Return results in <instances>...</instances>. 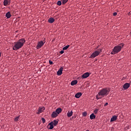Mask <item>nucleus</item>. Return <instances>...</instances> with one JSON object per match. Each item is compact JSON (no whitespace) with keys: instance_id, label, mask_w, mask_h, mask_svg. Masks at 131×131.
<instances>
[{"instance_id":"f257e3e1","label":"nucleus","mask_w":131,"mask_h":131,"mask_svg":"<svg viewBox=\"0 0 131 131\" xmlns=\"http://www.w3.org/2000/svg\"><path fill=\"white\" fill-rule=\"evenodd\" d=\"M109 93H110V88H103L98 93V95L96 96V99L97 100L102 99V98H103V97H106V96H108V95H109Z\"/></svg>"},{"instance_id":"f03ea898","label":"nucleus","mask_w":131,"mask_h":131,"mask_svg":"<svg viewBox=\"0 0 131 131\" xmlns=\"http://www.w3.org/2000/svg\"><path fill=\"white\" fill-rule=\"evenodd\" d=\"M24 43H25V39L21 38L19 39L16 42H15V45L13 47V51H17L19 49H21L24 46Z\"/></svg>"},{"instance_id":"7ed1b4c3","label":"nucleus","mask_w":131,"mask_h":131,"mask_svg":"<svg viewBox=\"0 0 131 131\" xmlns=\"http://www.w3.org/2000/svg\"><path fill=\"white\" fill-rule=\"evenodd\" d=\"M124 46V43H122L118 46H115L111 53V55H115V54H118V53L121 51V49L123 48Z\"/></svg>"},{"instance_id":"20e7f679","label":"nucleus","mask_w":131,"mask_h":131,"mask_svg":"<svg viewBox=\"0 0 131 131\" xmlns=\"http://www.w3.org/2000/svg\"><path fill=\"white\" fill-rule=\"evenodd\" d=\"M102 49H98L97 51H95L94 52H93L92 55L90 56V58L91 59H94V58H96V57H98L102 53Z\"/></svg>"},{"instance_id":"39448f33","label":"nucleus","mask_w":131,"mask_h":131,"mask_svg":"<svg viewBox=\"0 0 131 131\" xmlns=\"http://www.w3.org/2000/svg\"><path fill=\"white\" fill-rule=\"evenodd\" d=\"M43 45H45V42H43V41L40 40V41H39L36 46L37 50L40 49L41 48V47H42V46H43Z\"/></svg>"},{"instance_id":"423d86ee","label":"nucleus","mask_w":131,"mask_h":131,"mask_svg":"<svg viewBox=\"0 0 131 131\" xmlns=\"http://www.w3.org/2000/svg\"><path fill=\"white\" fill-rule=\"evenodd\" d=\"M3 4L4 6L5 7L7 6H10V5H11V0H4Z\"/></svg>"},{"instance_id":"0eeeda50","label":"nucleus","mask_w":131,"mask_h":131,"mask_svg":"<svg viewBox=\"0 0 131 131\" xmlns=\"http://www.w3.org/2000/svg\"><path fill=\"white\" fill-rule=\"evenodd\" d=\"M89 76H90V73L89 72L85 73L81 76V79H84V78H88Z\"/></svg>"},{"instance_id":"6e6552de","label":"nucleus","mask_w":131,"mask_h":131,"mask_svg":"<svg viewBox=\"0 0 131 131\" xmlns=\"http://www.w3.org/2000/svg\"><path fill=\"white\" fill-rule=\"evenodd\" d=\"M129 86H130V84L128 83H125L123 86V88L124 90H127V89H128V88H129Z\"/></svg>"},{"instance_id":"1a4fd4ad","label":"nucleus","mask_w":131,"mask_h":131,"mask_svg":"<svg viewBox=\"0 0 131 131\" xmlns=\"http://www.w3.org/2000/svg\"><path fill=\"white\" fill-rule=\"evenodd\" d=\"M47 128H48V129H53L54 128V125L53 124V123L50 122L47 125Z\"/></svg>"},{"instance_id":"9d476101","label":"nucleus","mask_w":131,"mask_h":131,"mask_svg":"<svg viewBox=\"0 0 131 131\" xmlns=\"http://www.w3.org/2000/svg\"><path fill=\"white\" fill-rule=\"evenodd\" d=\"M62 71H63L62 67H61L57 72V75H58V76H60V75H62Z\"/></svg>"},{"instance_id":"9b49d317","label":"nucleus","mask_w":131,"mask_h":131,"mask_svg":"<svg viewBox=\"0 0 131 131\" xmlns=\"http://www.w3.org/2000/svg\"><path fill=\"white\" fill-rule=\"evenodd\" d=\"M44 110H45V107H39V108L38 110V112L37 113V114H40V113L43 112Z\"/></svg>"},{"instance_id":"f8f14e48","label":"nucleus","mask_w":131,"mask_h":131,"mask_svg":"<svg viewBox=\"0 0 131 131\" xmlns=\"http://www.w3.org/2000/svg\"><path fill=\"white\" fill-rule=\"evenodd\" d=\"M116 120H117V116H114L111 119V122H113V121H115Z\"/></svg>"},{"instance_id":"ddd939ff","label":"nucleus","mask_w":131,"mask_h":131,"mask_svg":"<svg viewBox=\"0 0 131 131\" xmlns=\"http://www.w3.org/2000/svg\"><path fill=\"white\" fill-rule=\"evenodd\" d=\"M58 114L55 111L53 112L51 115V117H52V118H55V117H57V116H58Z\"/></svg>"},{"instance_id":"4468645a","label":"nucleus","mask_w":131,"mask_h":131,"mask_svg":"<svg viewBox=\"0 0 131 131\" xmlns=\"http://www.w3.org/2000/svg\"><path fill=\"white\" fill-rule=\"evenodd\" d=\"M73 115V112L72 111H68L67 113V116L68 117H71Z\"/></svg>"},{"instance_id":"2eb2a0df","label":"nucleus","mask_w":131,"mask_h":131,"mask_svg":"<svg viewBox=\"0 0 131 131\" xmlns=\"http://www.w3.org/2000/svg\"><path fill=\"white\" fill-rule=\"evenodd\" d=\"M82 94H81V93L80 92H79L78 93H77L75 95V98H77V99L80 98V97H81V95Z\"/></svg>"},{"instance_id":"dca6fc26","label":"nucleus","mask_w":131,"mask_h":131,"mask_svg":"<svg viewBox=\"0 0 131 131\" xmlns=\"http://www.w3.org/2000/svg\"><path fill=\"white\" fill-rule=\"evenodd\" d=\"M56 113L59 115L61 112H62V108H58L56 110Z\"/></svg>"},{"instance_id":"f3484780","label":"nucleus","mask_w":131,"mask_h":131,"mask_svg":"<svg viewBox=\"0 0 131 131\" xmlns=\"http://www.w3.org/2000/svg\"><path fill=\"white\" fill-rule=\"evenodd\" d=\"M49 23H54L55 22V19L53 17H51L48 19Z\"/></svg>"},{"instance_id":"a211bd4d","label":"nucleus","mask_w":131,"mask_h":131,"mask_svg":"<svg viewBox=\"0 0 131 131\" xmlns=\"http://www.w3.org/2000/svg\"><path fill=\"white\" fill-rule=\"evenodd\" d=\"M6 17L7 18V19H9L10 17H12V15H11V12H8L6 14Z\"/></svg>"},{"instance_id":"6ab92c4d","label":"nucleus","mask_w":131,"mask_h":131,"mask_svg":"<svg viewBox=\"0 0 131 131\" xmlns=\"http://www.w3.org/2000/svg\"><path fill=\"white\" fill-rule=\"evenodd\" d=\"M75 84H77V80H76L72 81L71 82V85H75Z\"/></svg>"},{"instance_id":"aec40b11","label":"nucleus","mask_w":131,"mask_h":131,"mask_svg":"<svg viewBox=\"0 0 131 131\" xmlns=\"http://www.w3.org/2000/svg\"><path fill=\"white\" fill-rule=\"evenodd\" d=\"M51 123H53L52 124L54 125V126H56L57 124H58V121L57 120H54L53 121L51 122Z\"/></svg>"},{"instance_id":"412c9836","label":"nucleus","mask_w":131,"mask_h":131,"mask_svg":"<svg viewBox=\"0 0 131 131\" xmlns=\"http://www.w3.org/2000/svg\"><path fill=\"white\" fill-rule=\"evenodd\" d=\"M95 118H96V115H95V114H94V113L90 115V119H91L92 120V119H95Z\"/></svg>"},{"instance_id":"4be33fe9","label":"nucleus","mask_w":131,"mask_h":131,"mask_svg":"<svg viewBox=\"0 0 131 131\" xmlns=\"http://www.w3.org/2000/svg\"><path fill=\"white\" fill-rule=\"evenodd\" d=\"M69 47H70V46L68 45V46H67L63 47V48H62V50H63V51H65V50H67V49H68V48H69Z\"/></svg>"},{"instance_id":"5701e85b","label":"nucleus","mask_w":131,"mask_h":131,"mask_svg":"<svg viewBox=\"0 0 131 131\" xmlns=\"http://www.w3.org/2000/svg\"><path fill=\"white\" fill-rule=\"evenodd\" d=\"M86 115H88V113H86V112H84L82 113V116L84 117H86Z\"/></svg>"},{"instance_id":"b1692460","label":"nucleus","mask_w":131,"mask_h":131,"mask_svg":"<svg viewBox=\"0 0 131 131\" xmlns=\"http://www.w3.org/2000/svg\"><path fill=\"white\" fill-rule=\"evenodd\" d=\"M20 118V116H17L14 119V121H18L19 120V119Z\"/></svg>"},{"instance_id":"393cba45","label":"nucleus","mask_w":131,"mask_h":131,"mask_svg":"<svg viewBox=\"0 0 131 131\" xmlns=\"http://www.w3.org/2000/svg\"><path fill=\"white\" fill-rule=\"evenodd\" d=\"M67 2H68V0H62V5H65Z\"/></svg>"},{"instance_id":"a878e982","label":"nucleus","mask_w":131,"mask_h":131,"mask_svg":"<svg viewBox=\"0 0 131 131\" xmlns=\"http://www.w3.org/2000/svg\"><path fill=\"white\" fill-rule=\"evenodd\" d=\"M57 5L58 6H61L62 5V2L60 1L57 2Z\"/></svg>"},{"instance_id":"bb28decb","label":"nucleus","mask_w":131,"mask_h":131,"mask_svg":"<svg viewBox=\"0 0 131 131\" xmlns=\"http://www.w3.org/2000/svg\"><path fill=\"white\" fill-rule=\"evenodd\" d=\"M98 111H99V109H96L94 110V112L95 114H97L98 113Z\"/></svg>"},{"instance_id":"cd10ccee","label":"nucleus","mask_w":131,"mask_h":131,"mask_svg":"<svg viewBox=\"0 0 131 131\" xmlns=\"http://www.w3.org/2000/svg\"><path fill=\"white\" fill-rule=\"evenodd\" d=\"M41 120H42L43 123H45L46 122V119H45V118H42Z\"/></svg>"},{"instance_id":"c85d7f7f","label":"nucleus","mask_w":131,"mask_h":131,"mask_svg":"<svg viewBox=\"0 0 131 131\" xmlns=\"http://www.w3.org/2000/svg\"><path fill=\"white\" fill-rule=\"evenodd\" d=\"M49 64H50V65H52L53 64V61L49 60Z\"/></svg>"},{"instance_id":"c756f323","label":"nucleus","mask_w":131,"mask_h":131,"mask_svg":"<svg viewBox=\"0 0 131 131\" xmlns=\"http://www.w3.org/2000/svg\"><path fill=\"white\" fill-rule=\"evenodd\" d=\"M117 15V12H114L113 13V16H116Z\"/></svg>"},{"instance_id":"7c9ffc66","label":"nucleus","mask_w":131,"mask_h":131,"mask_svg":"<svg viewBox=\"0 0 131 131\" xmlns=\"http://www.w3.org/2000/svg\"><path fill=\"white\" fill-rule=\"evenodd\" d=\"M60 54H64V51L61 50V51L60 52Z\"/></svg>"},{"instance_id":"2f4dec72","label":"nucleus","mask_w":131,"mask_h":131,"mask_svg":"<svg viewBox=\"0 0 131 131\" xmlns=\"http://www.w3.org/2000/svg\"><path fill=\"white\" fill-rule=\"evenodd\" d=\"M107 105H108V103H105L104 104V107H106V106H107Z\"/></svg>"},{"instance_id":"473e14b6","label":"nucleus","mask_w":131,"mask_h":131,"mask_svg":"<svg viewBox=\"0 0 131 131\" xmlns=\"http://www.w3.org/2000/svg\"><path fill=\"white\" fill-rule=\"evenodd\" d=\"M1 56H2V53L0 52V57H1Z\"/></svg>"},{"instance_id":"72a5a7b5","label":"nucleus","mask_w":131,"mask_h":131,"mask_svg":"<svg viewBox=\"0 0 131 131\" xmlns=\"http://www.w3.org/2000/svg\"><path fill=\"white\" fill-rule=\"evenodd\" d=\"M130 35H131V32L130 33Z\"/></svg>"}]
</instances>
